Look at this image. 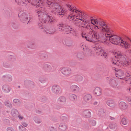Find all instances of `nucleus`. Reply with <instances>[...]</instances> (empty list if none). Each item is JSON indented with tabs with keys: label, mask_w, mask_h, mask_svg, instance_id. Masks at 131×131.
Listing matches in <instances>:
<instances>
[{
	"label": "nucleus",
	"mask_w": 131,
	"mask_h": 131,
	"mask_svg": "<svg viewBox=\"0 0 131 131\" xmlns=\"http://www.w3.org/2000/svg\"><path fill=\"white\" fill-rule=\"evenodd\" d=\"M73 8L71 14L74 17H78L76 19V26L79 27L86 29L89 31L87 35L86 33L82 32L81 36L83 38H84L89 42H94L98 41L103 36L104 33H107L108 35H110L112 32V30L101 19H94V21L96 25L93 26L92 25L94 23L91 22V23L86 21V19L89 16L85 13L81 11H75L73 12L75 8Z\"/></svg>",
	"instance_id": "f257e3e1"
},
{
	"label": "nucleus",
	"mask_w": 131,
	"mask_h": 131,
	"mask_svg": "<svg viewBox=\"0 0 131 131\" xmlns=\"http://www.w3.org/2000/svg\"><path fill=\"white\" fill-rule=\"evenodd\" d=\"M27 1L28 3H30L33 5L35 6L36 4V7L37 6L38 7H44L43 5L44 3H45L46 6L51 8V12L56 15L63 16L69 13V14L68 15V18L70 20H72L74 21V24L76 26L77 24L76 23V19L78 18V17H74L71 14L73 9L72 7L75 8V9L73 10V12H75V11L76 10L80 11L77 9L76 7L72 5L67 4L65 6L59 7V5L58 4L52 2V0H27Z\"/></svg>",
	"instance_id": "f03ea898"
},
{
	"label": "nucleus",
	"mask_w": 131,
	"mask_h": 131,
	"mask_svg": "<svg viewBox=\"0 0 131 131\" xmlns=\"http://www.w3.org/2000/svg\"><path fill=\"white\" fill-rule=\"evenodd\" d=\"M112 33L109 35H108L107 33H104L103 36L101 37L98 41H100L104 44L110 42L113 44L118 45L121 46L123 48L127 49L128 48L129 44L122 38L115 35H113Z\"/></svg>",
	"instance_id": "7ed1b4c3"
},
{
	"label": "nucleus",
	"mask_w": 131,
	"mask_h": 131,
	"mask_svg": "<svg viewBox=\"0 0 131 131\" xmlns=\"http://www.w3.org/2000/svg\"><path fill=\"white\" fill-rule=\"evenodd\" d=\"M114 57L118 60L113 61V64L118 66H128L131 70V61L128 59L127 56L124 55L119 52H116L113 53Z\"/></svg>",
	"instance_id": "20e7f679"
},
{
	"label": "nucleus",
	"mask_w": 131,
	"mask_h": 131,
	"mask_svg": "<svg viewBox=\"0 0 131 131\" xmlns=\"http://www.w3.org/2000/svg\"><path fill=\"white\" fill-rule=\"evenodd\" d=\"M46 10L43 6L40 7L36 10V15L38 17L43 18V19L44 23L53 24L56 22V19L54 17L49 15L48 14H46L45 12Z\"/></svg>",
	"instance_id": "39448f33"
},
{
	"label": "nucleus",
	"mask_w": 131,
	"mask_h": 131,
	"mask_svg": "<svg viewBox=\"0 0 131 131\" xmlns=\"http://www.w3.org/2000/svg\"><path fill=\"white\" fill-rule=\"evenodd\" d=\"M95 47H94V50L97 55L103 56L105 58L107 57L108 56L107 53L102 49L100 47L97 45L95 46Z\"/></svg>",
	"instance_id": "423d86ee"
},
{
	"label": "nucleus",
	"mask_w": 131,
	"mask_h": 131,
	"mask_svg": "<svg viewBox=\"0 0 131 131\" xmlns=\"http://www.w3.org/2000/svg\"><path fill=\"white\" fill-rule=\"evenodd\" d=\"M58 26L59 30L63 34H69V32L71 29V28L70 26L63 24H59Z\"/></svg>",
	"instance_id": "0eeeda50"
},
{
	"label": "nucleus",
	"mask_w": 131,
	"mask_h": 131,
	"mask_svg": "<svg viewBox=\"0 0 131 131\" xmlns=\"http://www.w3.org/2000/svg\"><path fill=\"white\" fill-rule=\"evenodd\" d=\"M39 17V19L40 21L38 22V27L40 28L41 29V30L42 31H44L45 32V33H46L47 34H52V33L51 32H48V31L44 29L43 28V22L44 23V22L43 19V17L40 18V17Z\"/></svg>",
	"instance_id": "6e6552de"
},
{
	"label": "nucleus",
	"mask_w": 131,
	"mask_h": 131,
	"mask_svg": "<svg viewBox=\"0 0 131 131\" xmlns=\"http://www.w3.org/2000/svg\"><path fill=\"white\" fill-rule=\"evenodd\" d=\"M61 71L62 74L67 77L70 76L71 73V69L67 67L62 68L61 70Z\"/></svg>",
	"instance_id": "1a4fd4ad"
},
{
	"label": "nucleus",
	"mask_w": 131,
	"mask_h": 131,
	"mask_svg": "<svg viewBox=\"0 0 131 131\" xmlns=\"http://www.w3.org/2000/svg\"><path fill=\"white\" fill-rule=\"evenodd\" d=\"M2 80L7 82H10L12 80V77L10 74H5L2 77Z\"/></svg>",
	"instance_id": "9d476101"
},
{
	"label": "nucleus",
	"mask_w": 131,
	"mask_h": 131,
	"mask_svg": "<svg viewBox=\"0 0 131 131\" xmlns=\"http://www.w3.org/2000/svg\"><path fill=\"white\" fill-rule=\"evenodd\" d=\"M61 89V88L58 85H54L52 86L51 90L53 93L57 94L60 92Z\"/></svg>",
	"instance_id": "9b49d317"
},
{
	"label": "nucleus",
	"mask_w": 131,
	"mask_h": 131,
	"mask_svg": "<svg viewBox=\"0 0 131 131\" xmlns=\"http://www.w3.org/2000/svg\"><path fill=\"white\" fill-rule=\"evenodd\" d=\"M114 70L116 72L115 75L116 77L118 78L121 79V78H119V77L123 76L124 74V71L122 70H118L117 69L114 68Z\"/></svg>",
	"instance_id": "f8f14e48"
},
{
	"label": "nucleus",
	"mask_w": 131,
	"mask_h": 131,
	"mask_svg": "<svg viewBox=\"0 0 131 131\" xmlns=\"http://www.w3.org/2000/svg\"><path fill=\"white\" fill-rule=\"evenodd\" d=\"M42 67L45 71L48 72H51L52 70V68L51 65L47 63L43 64Z\"/></svg>",
	"instance_id": "ddd939ff"
},
{
	"label": "nucleus",
	"mask_w": 131,
	"mask_h": 131,
	"mask_svg": "<svg viewBox=\"0 0 131 131\" xmlns=\"http://www.w3.org/2000/svg\"><path fill=\"white\" fill-rule=\"evenodd\" d=\"M21 16V17L22 18V19L21 20L22 22L25 23L26 24L27 23V24H28L29 23H30L31 22V21H30L29 19L28 20V17L27 15L25 13H23Z\"/></svg>",
	"instance_id": "4468645a"
},
{
	"label": "nucleus",
	"mask_w": 131,
	"mask_h": 131,
	"mask_svg": "<svg viewBox=\"0 0 131 131\" xmlns=\"http://www.w3.org/2000/svg\"><path fill=\"white\" fill-rule=\"evenodd\" d=\"M70 89L71 92L74 93H77L79 91L80 88L77 85L73 84L70 86Z\"/></svg>",
	"instance_id": "2eb2a0df"
},
{
	"label": "nucleus",
	"mask_w": 131,
	"mask_h": 131,
	"mask_svg": "<svg viewBox=\"0 0 131 131\" xmlns=\"http://www.w3.org/2000/svg\"><path fill=\"white\" fill-rule=\"evenodd\" d=\"M93 92L95 95L99 96L101 95L102 93V90L99 87H96L94 90Z\"/></svg>",
	"instance_id": "dca6fc26"
},
{
	"label": "nucleus",
	"mask_w": 131,
	"mask_h": 131,
	"mask_svg": "<svg viewBox=\"0 0 131 131\" xmlns=\"http://www.w3.org/2000/svg\"><path fill=\"white\" fill-rule=\"evenodd\" d=\"M11 89L10 88L8 85L5 84L2 87V90L4 92L6 93H9Z\"/></svg>",
	"instance_id": "f3484780"
},
{
	"label": "nucleus",
	"mask_w": 131,
	"mask_h": 131,
	"mask_svg": "<svg viewBox=\"0 0 131 131\" xmlns=\"http://www.w3.org/2000/svg\"><path fill=\"white\" fill-rule=\"evenodd\" d=\"M119 108L122 110H124L126 109L127 107V104L123 102H121L119 105Z\"/></svg>",
	"instance_id": "a211bd4d"
},
{
	"label": "nucleus",
	"mask_w": 131,
	"mask_h": 131,
	"mask_svg": "<svg viewBox=\"0 0 131 131\" xmlns=\"http://www.w3.org/2000/svg\"><path fill=\"white\" fill-rule=\"evenodd\" d=\"M64 42L65 45L68 47L71 46L73 44V42L68 39H65L64 40ZM63 43H64L63 42Z\"/></svg>",
	"instance_id": "6ab92c4d"
},
{
	"label": "nucleus",
	"mask_w": 131,
	"mask_h": 131,
	"mask_svg": "<svg viewBox=\"0 0 131 131\" xmlns=\"http://www.w3.org/2000/svg\"><path fill=\"white\" fill-rule=\"evenodd\" d=\"M83 115L85 117L89 118L91 116V113L88 110H85L83 111Z\"/></svg>",
	"instance_id": "aec40b11"
},
{
	"label": "nucleus",
	"mask_w": 131,
	"mask_h": 131,
	"mask_svg": "<svg viewBox=\"0 0 131 131\" xmlns=\"http://www.w3.org/2000/svg\"><path fill=\"white\" fill-rule=\"evenodd\" d=\"M67 127V126L66 124L63 123L60 124L59 128L60 130L63 131L66 129Z\"/></svg>",
	"instance_id": "412c9836"
},
{
	"label": "nucleus",
	"mask_w": 131,
	"mask_h": 131,
	"mask_svg": "<svg viewBox=\"0 0 131 131\" xmlns=\"http://www.w3.org/2000/svg\"><path fill=\"white\" fill-rule=\"evenodd\" d=\"M110 85L113 88H115L117 86V83L115 79H112L111 80L110 82Z\"/></svg>",
	"instance_id": "4be33fe9"
},
{
	"label": "nucleus",
	"mask_w": 131,
	"mask_h": 131,
	"mask_svg": "<svg viewBox=\"0 0 131 131\" xmlns=\"http://www.w3.org/2000/svg\"><path fill=\"white\" fill-rule=\"evenodd\" d=\"M18 112V111L15 109H13L11 111V114L13 117H15L17 115Z\"/></svg>",
	"instance_id": "5701e85b"
},
{
	"label": "nucleus",
	"mask_w": 131,
	"mask_h": 131,
	"mask_svg": "<svg viewBox=\"0 0 131 131\" xmlns=\"http://www.w3.org/2000/svg\"><path fill=\"white\" fill-rule=\"evenodd\" d=\"M15 2L17 3L18 5H24L26 4L27 1L24 0H15Z\"/></svg>",
	"instance_id": "b1692460"
},
{
	"label": "nucleus",
	"mask_w": 131,
	"mask_h": 131,
	"mask_svg": "<svg viewBox=\"0 0 131 131\" xmlns=\"http://www.w3.org/2000/svg\"><path fill=\"white\" fill-rule=\"evenodd\" d=\"M98 114L101 117H104L105 116V112L104 110L103 109H100L98 111Z\"/></svg>",
	"instance_id": "393cba45"
},
{
	"label": "nucleus",
	"mask_w": 131,
	"mask_h": 131,
	"mask_svg": "<svg viewBox=\"0 0 131 131\" xmlns=\"http://www.w3.org/2000/svg\"><path fill=\"white\" fill-rule=\"evenodd\" d=\"M73 78L74 79V80L76 81H82L83 79V77L82 76L79 75H74L73 76Z\"/></svg>",
	"instance_id": "a878e982"
},
{
	"label": "nucleus",
	"mask_w": 131,
	"mask_h": 131,
	"mask_svg": "<svg viewBox=\"0 0 131 131\" xmlns=\"http://www.w3.org/2000/svg\"><path fill=\"white\" fill-rule=\"evenodd\" d=\"M107 104L110 107L112 108L115 106V104L114 102L112 100H109L107 101Z\"/></svg>",
	"instance_id": "bb28decb"
},
{
	"label": "nucleus",
	"mask_w": 131,
	"mask_h": 131,
	"mask_svg": "<svg viewBox=\"0 0 131 131\" xmlns=\"http://www.w3.org/2000/svg\"><path fill=\"white\" fill-rule=\"evenodd\" d=\"M24 84L26 87L30 86L31 84H33V82L29 80H26L24 81Z\"/></svg>",
	"instance_id": "cd10ccee"
},
{
	"label": "nucleus",
	"mask_w": 131,
	"mask_h": 131,
	"mask_svg": "<svg viewBox=\"0 0 131 131\" xmlns=\"http://www.w3.org/2000/svg\"><path fill=\"white\" fill-rule=\"evenodd\" d=\"M5 106L8 108H11L12 107V105L11 102L8 100H6L5 102Z\"/></svg>",
	"instance_id": "c85d7f7f"
},
{
	"label": "nucleus",
	"mask_w": 131,
	"mask_h": 131,
	"mask_svg": "<svg viewBox=\"0 0 131 131\" xmlns=\"http://www.w3.org/2000/svg\"><path fill=\"white\" fill-rule=\"evenodd\" d=\"M34 120L35 122L36 123L39 124L42 122L41 119L35 116L34 118Z\"/></svg>",
	"instance_id": "c756f323"
},
{
	"label": "nucleus",
	"mask_w": 131,
	"mask_h": 131,
	"mask_svg": "<svg viewBox=\"0 0 131 131\" xmlns=\"http://www.w3.org/2000/svg\"><path fill=\"white\" fill-rule=\"evenodd\" d=\"M117 125L115 123H112L109 125L110 128L112 129H114L117 128Z\"/></svg>",
	"instance_id": "7c9ffc66"
},
{
	"label": "nucleus",
	"mask_w": 131,
	"mask_h": 131,
	"mask_svg": "<svg viewBox=\"0 0 131 131\" xmlns=\"http://www.w3.org/2000/svg\"><path fill=\"white\" fill-rule=\"evenodd\" d=\"M83 97L84 98H91L92 96L89 93H84L83 95Z\"/></svg>",
	"instance_id": "2f4dec72"
},
{
	"label": "nucleus",
	"mask_w": 131,
	"mask_h": 131,
	"mask_svg": "<svg viewBox=\"0 0 131 131\" xmlns=\"http://www.w3.org/2000/svg\"><path fill=\"white\" fill-rule=\"evenodd\" d=\"M13 103L17 105H19L20 104V102L18 99H14L13 100Z\"/></svg>",
	"instance_id": "473e14b6"
},
{
	"label": "nucleus",
	"mask_w": 131,
	"mask_h": 131,
	"mask_svg": "<svg viewBox=\"0 0 131 131\" xmlns=\"http://www.w3.org/2000/svg\"><path fill=\"white\" fill-rule=\"evenodd\" d=\"M69 33L75 36L77 34L76 31L73 29H72L71 28L69 32Z\"/></svg>",
	"instance_id": "72a5a7b5"
},
{
	"label": "nucleus",
	"mask_w": 131,
	"mask_h": 131,
	"mask_svg": "<svg viewBox=\"0 0 131 131\" xmlns=\"http://www.w3.org/2000/svg\"><path fill=\"white\" fill-rule=\"evenodd\" d=\"M84 54L82 52L78 53L77 54V57L79 59H82L83 57Z\"/></svg>",
	"instance_id": "f704fd0d"
},
{
	"label": "nucleus",
	"mask_w": 131,
	"mask_h": 131,
	"mask_svg": "<svg viewBox=\"0 0 131 131\" xmlns=\"http://www.w3.org/2000/svg\"><path fill=\"white\" fill-rule=\"evenodd\" d=\"M122 123L124 125H126L127 123V119L126 118H123L122 120Z\"/></svg>",
	"instance_id": "c9c22d12"
},
{
	"label": "nucleus",
	"mask_w": 131,
	"mask_h": 131,
	"mask_svg": "<svg viewBox=\"0 0 131 131\" xmlns=\"http://www.w3.org/2000/svg\"><path fill=\"white\" fill-rule=\"evenodd\" d=\"M126 77L125 78V80L126 81H128L129 80H131V79H130V78H131V75L130 74L127 73L126 74Z\"/></svg>",
	"instance_id": "e433bc0d"
},
{
	"label": "nucleus",
	"mask_w": 131,
	"mask_h": 131,
	"mask_svg": "<svg viewBox=\"0 0 131 131\" xmlns=\"http://www.w3.org/2000/svg\"><path fill=\"white\" fill-rule=\"evenodd\" d=\"M3 66L4 67L7 68H9L10 67L8 63L6 61H4L3 62Z\"/></svg>",
	"instance_id": "4c0bfd02"
},
{
	"label": "nucleus",
	"mask_w": 131,
	"mask_h": 131,
	"mask_svg": "<svg viewBox=\"0 0 131 131\" xmlns=\"http://www.w3.org/2000/svg\"><path fill=\"white\" fill-rule=\"evenodd\" d=\"M89 122L90 124L93 126H95L96 125V121L93 119L90 120Z\"/></svg>",
	"instance_id": "58836bf2"
},
{
	"label": "nucleus",
	"mask_w": 131,
	"mask_h": 131,
	"mask_svg": "<svg viewBox=\"0 0 131 131\" xmlns=\"http://www.w3.org/2000/svg\"><path fill=\"white\" fill-rule=\"evenodd\" d=\"M66 101V99H58V102L60 103L65 102Z\"/></svg>",
	"instance_id": "ea45409f"
},
{
	"label": "nucleus",
	"mask_w": 131,
	"mask_h": 131,
	"mask_svg": "<svg viewBox=\"0 0 131 131\" xmlns=\"http://www.w3.org/2000/svg\"><path fill=\"white\" fill-rule=\"evenodd\" d=\"M19 129L20 131H26V128L22 125L19 126Z\"/></svg>",
	"instance_id": "a19ab883"
},
{
	"label": "nucleus",
	"mask_w": 131,
	"mask_h": 131,
	"mask_svg": "<svg viewBox=\"0 0 131 131\" xmlns=\"http://www.w3.org/2000/svg\"><path fill=\"white\" fill-rule=\"evenodd\" d=\"M39 81L41 83H43L46 82V80L45 78L42 77H40L39 79Z\"/></svg>",
	"instance_id": "79ce46f5"
},
{
	"label": "nucleus",
	"mask_w": 131,
	"mask_h": 131,
	"mask_svg": "<svg viewBox=\"0 0 131 131\" xmlns=\"http://www.w3.org/2000/svg\"><path fill=\"white\" fill-rule=\"evenodd\" d=\"M19 119L21 121H23L25 119V118L21 115H19L18 116Z\"/></svg>",
	"instance_id": "37998d69"
},
{
	"label": "nucleus",
	"mask_w": 131,
	"mask_h": 131,
	"mask_svg": "<svg viewBox=\"0 0 131 131\" xmlns=\"http://www.w3.org/2000/svg\"><path fill=\"white\" fill-rule=\"evenodd\" d=\"M69 97L71 98H76L77 97L76 95L74 94H70Z\"/></svg>",
	"instance_id": "c03bdc74"
},
{
	"label": "nucleus",
	"mask_w": 131,
	"mask_h": 131,
	"mask_svg": "<svg viewBox=\"0 0 131 131\" xmlns=\"http://www.w3.org/2000/svg\"><path fill=\"white\" fill-rule=\"evenodd\" d=\"M33 43H29L27 45V47L29 48H33V46H32L33 45Z\"/></svg>",
	"instance_id": "a18cd8bd"
},
{
	"label": "nucleus",
	"mask_w": 131,
	"mask_h": 131,
	"mask_svg": "<svg viewBox=\"0 0 131 131\" xmlns=\"http://www.w3.org/2000/svg\"><path fill=\"white\" fill-rule=\"evenodd\" d=\"M7 131H15L13 127H8L7 128Z\"/></svg>",
	"instance_id": "49530a36"
},
{
	"label": "nucleus",
	"mask_w": 131,
	"mask_h": 131,
	"mask_svg": "<svg viewBox=\"0 0 131 131\" xmlns=\"http://www.w3.org/2000/svg\"><path fill=\"white\" fill-rule=\"evenodd\" d=\"M86 52L89 54L90 56H91L92 53L91 52V51L90 49L89 50V49H87L86 50Z\"/></svg>",
	"instance_id": "de8ad7c7"
},
{
	"label": "nucleus",
	"mask_w": 131,
	"mask_h": 131,
	"mask_svg": "<svg viewBox=\"0 0 131 131\" xmlns=\"http://www.w3.org/2000/svg\"><path fill=\"white\" fill-rule=\"evenodd\" d=\"M49 129L50 131H57V129L52 127H50Z\"/></svg>",
	"instance_id": "09e8293b"
},
{
	"label": "nucleus",
	"mask_w": 131,
	"mask_h": 131,
	"mask_svg": "<svg viewBox=\"0 0 131 131\" xmlns=\"http://www.w3.org/2000/svg\"><path fill=\"white\" fill-rule=\"evenodd\" d=\"M21 123L22 125L25 127H26L28 125V124L25 122H23Z\"/></svg>",
	"instance_id": "8fccbe9b"
},
{
	"label": "nucleus",
	"mask_w": 131,
	"mask_h": 131,
	"mask_svg": "<svg viewBox=\"0 0 131 131\" xmlns=\"http://www.w3.org/2000/svg\"><path fill=\"white\" fill-rule=\"evenodd\" d=\"M36 112V113L38 114H42L41 111L39 110H37Z\"/></svg>",
	"instance_id": "3c124183"
},
{
	"label": "nucleus",
	"mask_w": 131,
	"mask_h": 131,
	"mask_svg": "<svg viewBox=\"0 0 131 131\" xmlns=\"http://www.w3.org/2000/svg\"><path fill=\"white\" fill-rule=\"evenodd\" d=\"M84 46L83 45V44H81V48L83 50H85V49H84Z\"/></svg>",
	"instance_id": "603ef678"
},
{
	"label": "nucleus",
	"mask_w": 131,
	"mask_h": 131,
	"mask_svg": "<svg viewBox=\"0 0 131 131\" xmlns=\"http://www.w3.org/2000/svg\"><path fill=\"white\" fill-rule=\"evenodd\" d=\"M97 102L96 101L94 103V105H96L97 104Z\"/></svg>",
	"instance_id": "864d4df0"
},
{
	"label": "nucleus",
	"mask_w": 131,
	"mask_h": 131,
	"mask_svg": "<svg viewBox=\"0 0 131 131\" xmlns=\"http://www.w3.org/2000/svg\"><path fill=\"white\" fill-rule=\"evenodd\" d=\"M128 101L130 102L131 103V99H127Z\"/></svg>",
	"instance_id": "5fc2aeb1"
},
{
	"label": "nucleus",
	"mask_w": 131,
	"mask_h": 131,
	"mask_svg": "<svg viewBox=\"0 0 131 131\" xmlns=\"http://www.w3.org/2000/svg\"><path fill=\"white\" fill-rule=\"evenodd\" d=\"M110 119H111V120H113V119H114V117H112L111 116H110Z\"/></svg>",
	"instance_id": "6e6d98bb"
},
{
	"label": "nucleus",
	"mask_w": 131,
	"mask_h": 131,
	"mask_svg": "<svg viewBox=\"0 0 131 131\" xmlns=\"http://www.w3.org/2000/svg\"><path fill=\"white\" fill-rule=\"evenodd\" d=\"M128 90L129 91V92L131 93V89H129Z\"/></svg>",
	"instance_id": "4d7b16f0"
},
{
	"label": "nucleus",
	"mask_w": 131,
	"mask_h": 131,
	"mask_svg": "<svg viewBox=\"0 0 131 131\" xmlns=\"http://www.w3.org/2000/svg\"><path fill=\"white\" fill-rule=\"evenodd\" d=\"M128 52L131 54V50H129L128 51Z\"/></svg>",
	"instance_id": "13d9d810"
},
{
	"label": "nucleus",
	"mask_w": 131,
	"mask_h": 131,
	"mask_svg": "<svg viewBox=\"0 0 131 131\" xmlns=\"http://www.w3.org/2000/svg\"><path fill=\"white\" fill-rule=\"evenodd\" d=\"M18 88L20 89V86H18Z\"/></svg>",
	"instance_id": "bf43d9fd"
},
{
	"label": "nucleus",
	"mask_w": 131,
	"mask_h": 131,
	"mask_svg": "<svg viewBox=\"0 0 131 131\" xmlns=\"http://www.w3.org/2000/svg\"><path fill=\"white\" fill-rule=\"evenodd\" d=\"M97 131H103L102 130H97Z\"/></svg>",
	"instance_id": "052dcab7"
},
{
	"label": "nucleus",
	"mask_w": 131,
	"mask_h": 131,
	"mask_svg": "<svg viewBox=\"0 0 131 131\" xmlns=\"http://www.w3.org/2000/svg\"><path fill=\"white\" fill-rule=\"evenodd\" d=\"M87 99V100H89V99Z\"/></svg>",
	"instance_id": "680f3d73"
},
{
	"label": "nucleus",
	"mask_w": 131,
	"mask_h": 131,
	"mask_svg": "<svg viewBox=\"0 0 131 131\" xmlns=\"http://www.w3.org/2000/svg\"><path fill=\"white\" fill-rule=\"evenodd\" d=\"M29 19H31V18H30V17L29 18Z\"/></svg>",
	"instance_id": "e2e57ef3"
},
{
	"label": "nucleus",
	"mask_w": 131,
	"mask_h": 131,
	"mask_svg": "<svg viewBox=\"0 0 131 131\" xmlns=\"http://www.w3.org/2000/svg\"><path fill=\"white\" fill-rule=\"evenodd\" d=\"M62 98H63V96H62V97H61Z\"/></svg>",
	"instance_id": "0e129e2a"
},
{
	"label": "nucleus",
	"mask_w": 131,
	"mask_h": 131,
	"mask_svg": "<svg viewBox=\"0 0 131 131\" xmlns=\"http://www.w3.org/2000/svg\"><path fill=\"white\" fill-rule=\"evenodd\" d=\"M1 96H0V98H1Z\"/></svg>",
	"instance_id": "69168bd1"
}]
</instances>
